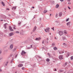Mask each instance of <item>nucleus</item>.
Returning a JSON list of instances; mask_svg holds the SVG:
<instances>
[{
  "instance_id": "nucleus-15",
  "label": "nucleus",
  "mask_w": 73,
  "mask_h": 73,
  "mask_svg": "<svg viewBox=\"0 0 73 73\" xmlns=\"http://www.w3.org/2000/svg\"><path fill=\"white\" fill-rule=\"evenodd\" d=\"M2 17L3 19H7V17L5 15H3L2 16Z\"/></svg>"
},
{
  "instance_id": "nucleus-33",
  "label": "nucleus",
  "mask_w": 73,
  "mask_h": 73,
  "mask_svg": "<svg viewBox=\"0 0 73 73\" xmlns=\"http://www.w3.org/2000/svg\"><path fill=\"white\" fill-rule=\"evenodd\" d=\"M71 59L73 60V56H72L71 57Z\"/></svg>"
},
{
  "instance_id": "nucleus-31",
  "label": "nucleus",
  "mask_w": 73,
  "mask_h": 73,
  "mask_svg": "<svg viewBox=\"0 0 73 73\" xmlns=\"http://www.w3.org/2000/svg\"><path fill=\"white\" fill-rule=\"evenodd\" d=\"M46 61H47V62H49V59H47Z\"/></svg>"
},
{
  "instance_id": "nucleus-14",
  "label": "nucleus",
  "mask_w": 73,
  "mask_h": 73,
  "mask_svg": "<svg viewBox=\"0 0 73 73\" xmlns=\"http://www.w3.org/2000/svg\"><path fill=\"white\" fill-rule=\"evenodd\" d=\"M70 22H69L68 23L66 24V25L67 26H68L69 25H70Z\"/></svg>"
},
{
  "instance_id": "nucleus-13",
  "label": "nucleus",
  "mask_w": 73,
  "mask_h": 73,
  "mask_svg": "<svg viewBox=\"0 0 73 73\" xmlns=\"http://www.w3.org/2000/svg\"><path fill=\"white\" fill-rule=\"evenodd\" d=\"M62 72H64V70H59L58 72V73H62Z\"/></svg>"
},
{
  "instance_id": "nucleus-40",
  "label": "nucleus",
  "mask_w": 73,
  "mask_h": 73,
  "mask_svg": "<svg viewBox=\"0 0 73 73\" xmlns=\"http://www.w3.org/2000/svg\"><path fill=\"white\" fill-rule=\"evenodd\" d=\"M52 46H54L55 45V44L54 43H52Z\"/></svg>"
},
{
  "instance_id": "nucleus-48",
  "label": "nucleus",
  "mask_w": 73,
  "mask_h": 73,
  "mask_svg": "<svg viewBox=\"0 0 73 73\" xmlns=\"http://www.w3.org/2000/svg\"><path fill=\"white\" fill-rule=\"evenodd\" d=\"M17 56V55H16L15 56V58H16Z\"/></svg>"
},
{
  "instance_id": "nucleus-19",
  "label": "nucleus",
  "mask_w": 73,
  "mask_h": 73,
  "mask_svg": "<svg viewBox=\"0 0 73 73\" xmlns=\"http://www.w3.org/2000/svg\"><path fill=\"white\" fill-rule=\"evenodd\" d=\"M56 8H58L59 7V5L58 4L56 5Z\"/></svg>"
},
{
  "instance_id": "nucleus-38",
  "label": "nucleus",
  "mask_w": 73,
  "mask_h": 73,
  "mask_svg": "<svg viewBox=\"0 0 73 73\" xmlns=\"http://www.w3.org/2000/svg\"><path fill=\"white\" fill-rule=\"evenodd\" d=\"M41 18H40L39 19V21H41Z\"/></svg>"
},
{
  "instance_id": "nucleus-59",
  "label": "nucleus",
  "mask_w": 73,
  "mask_h": 73,
  "mask_svg": "<svg viewBox=\"0 0 73 73\" xmlns=\"http://www.w3.org/2000/svg\"><path fill=\"white\" fill-rule=\"evenodd\" d=\"M1 21H3V19H1Z\"/></svg>"
},
{
  "instance_id": "nucleus-26",
  "label": "nucleus",
  "mask_w": 73,
  "mask_h": 73,
  "mask_svg": "<svg viewBox=\"0 0 73 73\" xmlns=\"http://www.w3.org/2000/svg\"><path fill=\"white\" fill-rule=\"evenodd\" d=\"M63 45H64V46H66L67 44L65 43H63Z\"/></svg>"
},
{
  "instance_id": "nucleus-52",
  "label": "nucleus",
  "mask_w": 73,
  "mask_h": 73,
  "mask_svg": "<svg viewBox=\"0 0 73 73\" xmlns=\"http://www.w3.org/2000/svg\"><path fill=\"white\" fill-rule=\"evenodd\" d=\"M55 23H58V21H55Z\"/></svg>"
},
{
  "instance_id": "nucleus-35",
  "label": "nucleus",
  "mask_w": 73,
  "mask_h": 73,
  "mask_svg": "<svg viewBox=\"0 0 73 73\" xmlns=\"http://www.w3.org/2000/svg\"><path fill=\"white\" fill-rule=\"evenodd\" d=\"M15 33H19V31H16Z\"/></svg>"
},
{
  "instance_id": "nucleus-1",
  "label": "nucleus",
  "mask_w": 73,
  "mask_h": 73,
  "mask_svg": "<svg viewBox=\"0 0 73 73\" xmlns=\"http://www.w3.org/2000/svg\"><path fill=\"white\" fill-rule=\"evenodd\" d=\"M57 33H58L60 36H61V35H62L63 34V32L61 31L58 30L57 31Z\"/></svg>"
},
{
  "instance_id": "nucleus-45",
  "label": "nucleus",
  "mask_w": 73,
  "mask_h": 73,
  "mask_svg": "<svg viewBox=\"0 0 73 73\" xmlns=\"http://www.w3.org/2000/svg\"><path fill=\"white\" fill-rule=\"evenodd\" d=\"M68 8L69 9H70V8L69 6H68Z\"/></svg>"
},
{
  "instance_id": "nucleus-29",
  "label": "nucleus",
  "mask_w": 73,
  "mask_h": 73,
  "mask_svg": "<svg viewBox=\"0 0 73 73\" xmlns=\"http://www.w3.org/2000/svg\"><path fill=\"white\" fill-rule=\"evenodd\" d=\"M64 33H66V34H67V32H66V30H64Z\"/></svg>"
},
{
  "instance_id": "nucleus-10",
  "label": "nucleus",
  "mask_w": 73,
  "mask_h": 73,
  "mask_svg": "<svg viewBox=\"0 0 73 73\" xmlns=\"http://www.w3.org/2000/svg\"><path fill=\"white\" fill-rule=\"evenodd\" d=\"M40 39H41V38H40V37L37 38H36L35 40H40Z\"/></svg>"
},
{
  "instance_id": "nucleus-62",
  "label": "nucleus",
  "mask_w": 73,
  "mask_h": 73,
  "mask_svg": "<svg viewBox=\"0 0 73 73\" xmlns=\"http://www.w3.org/2000/svg\"><path fill=\"white\" fill-rule=\"evenodd\" d=\"M0 71L1 72L2 71V70H1V69H0Z\"/></svg>"
},
{
  "instance_id": "nucleus-51",
  "label": "nucleus",
  "mask_w": 73,
  "mask_h": 73,
  "mask_svg": "<svg viewBox=\"0 0 73 73\" xmlns=\"http://www.w3.org/2000/svg\"><path fill=\"white\" fill-rule=\"evenodd\" d=\"M13 27H16V25H13Z\"/></svg>"
},
{
  "instance_id": "nucleus-56",
  "label": "nucleus",
  "mask_w": 73,
  "mask_h": 73,
  "mask_svg": "<svg viewBox=\"0 0 73 73\" xmlns=\"http://www.w3.org/2000/svg\"><path fill=\"white\" fill-rule=\"evenodd\" d=\"M60 1H64V0H60Z\"/></svg>"
},
{
  "instance_id": "nucleus-42",
  "label": "nucleus",
  "mask_w": 73,
  "mask_h": 73,
  "mask_svg": "<svg viewBox=\"0 0 73 73\" xmlns=\"http://www.w3.org/2000/svg\"><path fill=\"white\" fill-rule=\"evenodd\" d=\"M67 65V62H66L65 63V65L66 66Z\"/></svg>"
},
{
  "instance_id": "nucleus-5",
  "label": "nucleus",
  "mask_w": 73,
  "mask_h": 73,
  "mask_svg": "<svg viewBox=\"0 0 73 73\" xmlns=\"http://www.w3.org/2000/svg\"><path fill=\"white\" fill-rule=\"evenodd\" d=\"M62 57H63V56L60 55L59 56V58L60 60H61L62 59Z\"/></svg>"
},
{
  "instance_id": "nucleus-21",
  "label": "nucleus",
  "mask_w": 73,
  "mask_h": 73,
  "mask_svg": "<svg viewBox=\"0 0 73 73\" xmlns=\"http://www.w3.org/2000/svg\"><path fill=\"white\" fill-rule=\"evenodd\" d=\"M53 49H54V50H57V48H56V47H55Z\"/></svg>"
},
{
  "instance_id": "nucleus-44",
  "label": "nucleus",
  "mask_w": 73,
  "mask_h": 73,
  "mask_svg": "<svg viewBox=\"0 0 73 73\" xmlns=\"http://www.w3.org/2000/svg\"><path fill=\"white\" fill-rule=\"evenodd\" d=\"M48 55H49V56H50V54L48 53L47 54Z\"/></svg>"
},
{
  "instance_id": "nucleus-20",
  "label": "nucleus",
  "mask_w": 73,
  "mask_h": 73,
  "mask_svg": "<svg viewBox=\"0 0 73 73\" xmlns=\"http://www.w3.org/2000/svg\"><path fill=\"white\" fill-rule=\"evenodd\" d=\"M69 56V53H67V55H66V57H68V56Z\"/></svg>"
},
{
  "instance_id": "nucleus-24",
  "label": "nucleus",
  "mask_w": 73,
  "mask_h": 73,
  "mask_svg": "<svg viewBox=\"0 0 73 73\" xmlns=\"http://www.w3.org/2000/svg\"><path fill=\"white\" fill-rule=\"evenodd\" d=\"M19 14L20 15H22V14H23V13H22V12L20 11L19 12Z\"/></svg>"
},
{
  "instance_id": "nucleus-49",
  "label": "nucleus",
  "mask_w": 73,
  "mask_h": 73,
  "mask_svg": "<svg viewBox=\"0 0 73 73\" xmlns=\"http://www.w3.org/2000/svg\"><path fill=\"white\" fill-rule=\"evenodd\" d=\"M68 4H71V3H70V2H69V3H68Z\"/></svg>"
},
{
  "instance_id": "nucleus-63",
  "label": "nucleus",
  "mask_w": 73,
  "mask_h": 73,
  "mask_svg": "<svg viewBox=\"0 0 73 73\" xmlns=\"http://www.w3.org/2000/svg\"><path fill=\"white\" fill-rule=\"evenodd\" d=\"M32 8H35V7H32Z\"/></svg>"
},
{
  "instance_id": "nucleus-30",
  "label": "nucleus",
  "mask_w": 73,
  "mask_h": 73,
  "mask_svg": "<svg viewBox=\"0 0 73 73\" xmlns=\"http://www.w3.org/2000/svg\"><path fill=\"white\" fill-rule=\"evenodd\" d=\"M21 23V22H20L18 23V25H20Z\"/></svg>"
},
{
  "instance_id": "nucleus-16",
  "label": "nucleus",
  "mask_w": 73,
  "mask_h": 73,
  "mask_svg": "<svg viewBox=\"0 0 73 73\" xmlns=\"http://www.w3.org/2000/svg\"><path fill=\"white\" fill-rule=\"evenodd\" d=\"M1 4L2 5H3V6H5V3L3 1L1 2Z\"/></svg>"
},
{
  "instance_id": "nucleus-25",
  "label": "nucleus",
  "mask_w": 73,
  "mask_h": 73,
  "mask_svg": "<svg viewBox=\"0 0 73 73\" xmlns=\"http://www.w3.org/2000/svg\"><path fill=\"white\" fill-rule=\"evenodd\" d=\"M6 63L5 64V66H7V65H8L7 64H8V62H6Z\"/></svg>"
},
{
  "instance_id": "nucleus-12",
  "label": "nucleus",
  "mask_w": 73,
  "mask_h": 73,
  "mask_svg": "<svg viewBox=\"0 0 73 73\" xmlns=\"http://www.w3.org/2000/svg\"><path fill=\"white\" fill-rule=\"evenodd\" d=\"M12 10H15L16 9V7H13L12 8Z\"/></svg>"
},
{
  "instance_id": "nucleus-18",
  "label": "nucleus",
  "mask_w": 73,
  "mask_h": 73,
  "mask_svg": "<svg viewBox=\"0 0 73 73\" xmlns=\"http://www.w3.org/2000/svg\"><path fill=\"white\" fill-rule=\"evenodd\" d=\"M10 48L11 49H12L13 48V44H11L10 46Z\"/></svg>"
},
{
  "instance_id": "nucleus-46",
  "label": "nucleus",
  "mask_w": 73,
  "mask_h": 73,
  "mask_svg": "<svg viewBox=\"0 0 73 73\" xmlns=\"http://www.w3.org/2000/svg\"><path fill=\"white\" fill-rule=\"evenodd\" d=\"M38 57L39 58H41V57L40 56H38Z\"/></svg>"
},
{
  "instance_id": "nucleus-2",
  "label": "nucleus",
  "mask_w": 73,
  "mask_h": 73,
  "mask_svg": "<svg viewBox=\"0 0 73 73\" xmlns=\"http://www.w3.org/2000/svg\"><path fill=\"white\" fill-rule=\"evenodd\" d=\"M49 28H47L46 29H45V32H49Z\"/></svg>"
},
{
  "instance_id": "nucleus-23",
  "label": "nucleus",
  "mask_w": 73,
  "mask_h": 73,
  "mask_svg": "<svg viewBox=\"0 0 73 73\" xmlns=\"http://www.w3.org/2000/svg\"><path fill=\"white\" fill-rule=\"evenodd\" d=\"M16 48H14L12 50V51L13 52H15V50H16Z\"/></svg>"
},
{
  "instance_id": "nucleus-32",
  "label": "nucleus",
  "mask_w": 73,
  "mask_h": 73,
  "mask_svg": "<svg viewBox=\"0 0 73 73\" xmlns=\"http://www.w3.org/2000/svg\"><path fill=\"white\" fill-rule=\"evenodd\" d=\"M35 66H36V64H33V68H34V67H35Z\"/></svg>"
},
{
  "instance_id": "nucleus-6",
  "label": "nucleus",
  "mask_w": 73,
  "mask_h": 73,
  "mask_svg": "<svg viewBox=\"0 0 73 73\" xmlns=\"http://www.w3.org/2000/svg\"><path fill=\"white\" fill-rule=\"evenodd\" d=\"M48 40H49V39H48V38H47V39H45L44 40L45 42H46L48 44Z\"/></svg>"
},
{
  "instance_id": "nucleus-28",
  "label": "nucleus",
  "mask_w": 73,
  "mask_h": 73,
  "mask_svg": "<svg viewBox=\"0 0 73 73\" xmlns=\"http://www.w3.org/2000/svg\"><path fill=\"white\" fill-rule=\"evenodd\" d=\"M58 16V14H56V15H55V17L56 18H57V16Z\"/></svg>"
},
{
  "instance_id": "nucleus-47",
  "label": "nucleus",
  "mask_w": 73,
  "mask_h": 73,
  "mask_svg": "<svg viewBox=\"0 0 73 73\" xmlns=\"http://www.w3.org/2000/svg\"><path fill=\"white\" fill-rule=\"evenodd\" d=\"M2 52V51H1V50H0V54H1V53Z\"/></svg>"
},
{
  "instance_id": "nucleus-39",
  "label": "nucleus",
  "mask_w": 73,
  "mask_h": 73,
  "mask_svg": "<svg viewBox=\"0 0 73 73\" xmlns=\"http://www.w3.org/2000/svg\"><path fill=\"white\" fill-rule=\"evenodd\" d=\"M31 47H28L27 48V49H31Z\"/></svg>"
},
{
  "instance_id": "nucleus-7",
  "label": "nucleus",
  "mask_w": 73,
  "mask_h": 73,
  "mask_svg": "<svg viewBox=\"0 0 73 73\" xmlns=\"http://www.w3.org/2000/svg\"><path fill=\"white\" fill-rule=\"evenodd\" d=\"M36 28H37V27H36V26L34 27L33 30V31L35 32V31H36Z\"/></svg>"
},
{
  "instance_id": "nucleus-53",
  "label": "nucleus",
  "mask_w": 73,
  "mask_h": 73,
  "mask_svg": "<svg viewBox=\"0 0 73 73\" xmlns=\"http://www.w3.org/2000/svg\"><path fill=\"white\" fill-rule=\"evenodd\" d=\"M54 71H57V70H56V69H55V70H54Z\"/></svg>"
},
{
  "instance_id": "nucleus-57",
  "label": "nucleus",
  "mask_w": 73,
  "mask_h": 73,
  "mask_svg": "<svg viewBox=\"0 0 73 73\" xmlns=\"http://www.w3.org/2000/svg\"><path fill=\"white\" fill-rule=\"evenodd\" d=\"M68 2H70V0H68Z\"/></svg>"
},
{
  "instance_id": "nucleus-61",
  "label": "nucleus",
  "mask_w": 73,
  "mask_h": 73,
  "mask_svg": "<svg viewBox=\"0 0 73 73\" xmlns=\"http://www.w3.org/2000/svg\"><path fill=\"white\" fill-rule=\"evenodd\" d=\"M32 33H33V31H32V32L31 33V34H32Z\"/></svg>"
},
{
  "instance_id": "nucleus-3",
  "label": "nucleus",
  "mask_w": 73,
  "mask_h": 73,
  "mask_svg": "<svg viewBox=\"0 0 73 73\" xmlns=\"http://www.w3.org/2000/svg\"><path fill=\"white\" fill-rule=\"evenodd\" d=\"M26 53V52L24 51V50H23L22 52L21 53V55L22 56H24V54H25Z\"/></svg>"
},
{
  "instance_id": "nucleus-58",
  "label": "nucleus",
  "mask_w": 73,
  "mask_h": 73,
  "mask_svg": "<svg viewBox=\"0 0 73 73\" xmlns=\"http://www.w3.org/2000/svg\"><path fill=\"white\" fill-rule=\"evenodd\" d=\"M33 21L34 23H35V21H34V20H33Z\"/></svg>"
},
{
  "instance_id": "nucleus-50",
  "label": "nucleus",
  "mask_w": 73,
  "mask_h": 73,
  "mask_svg": "<svg viewBox=\"0 0 73 73\" xmlns=\"http://www.w3.org/2000/svg\"><path fill=\"white\" fill-rule=\"evenodd\" d=\"M53 28H54V27H53V28H52L51 29H53V31H54V29H53Z\"/></svg>"
},
{
  "instance_id": "nucleus-36",
  "label": "nucleus",
  "mask_w": 73,
  "mask_h": 73,
  "mask_svg": "<svg viewBox=\"0 0 73 73\" xmlns=\"http://www.w3.org/2000/svg\"><path fill=\"white\" fill-rule=\"evenodd\" d=\"M66 38L65 37H63V40H65Z\"/></svg>"
},
{
  "instance_id": "nucleus-11",
  "label": "nucleus",
  "mask_w": 73,
  "mask_h": 73,
  "mask_svg": "<svg viewBox=\"0 0 73 73\" xmlns=\"http://www.w3.org/2000/svg\"><path fill=\"white\" fill-rule=\"evenodd\" d=\"M13 35V33H11L9 34V36H12Z\"/></svg>"
},
{
  "instance_id": "nucleus-60",
  "label": "nucleus",
  "mask_w": 73,
  "mask_h": 73,
  "mask_svg": "<svg viewBox=\"0 0 73 73\" xmlns=\"http://www.w3.org/2000/svg\"><path fill=\"white\" fill-rule=\"evenodd\" d=\"M21 62V63H23L24 62Z\"/></svg>"
},
{
  "instance_id": "nucleus-34",
  "label": "nucleus",
  "mask_w": 73,
  "mask_h": 73,
  "mask_svg": "<svg viewBox=\"0 0 73 73\" xmlns=\"http://www.w3.org/2000/svg\"><path fill=\"white\" fill-rule=\"evenodd\" d=\"M22 70H25V67H23L22 68Z\"/></svg>"
},
{
  "instance_id": "nucleus-8",
  "label": "nucleus",
  "mask_w": 73,
  "mask_h": 73,
  "mask_svg": "<svg viewBox=\"0 0 73 73\" xmlns=\"http://www.w3.org/2000/svg\"><path fill=\"white\" fill-rule=\"evenodd\" d=\"M9 28L11 31H13V29H12V28L11 26L9 27Z\"/></svg>"
},
{
  "instance_id": "nucleus-27",
  "label": "nucleus",
  "mask_w": 73,
  "mask_h": 73,
  "mask_svg": "<svg viewBox=\"0 0 73 73\" xmlns=\"http://www.w3.org/2000/svg\"><path fill=\"white\" fill-rule=\"evenodd\" d=\"M62 51H60L59 52V54H62Z\"/></svg>"
},
{
  "instance_id": "nucleus-43",
  "label": "nucleus",
  "mask_w": 73,
  "mask_h": 73,
  "mask_svg": "<svg viewBox=\"0 0 73 73\" xmlns=\"http://www.w3.org/2000/svg\"><path fill=\"white\" fill-rule=\"evenodd\" d=\"M69 21V19H67L66 20V21Z\"/></svg>"
},
{
  "instance_id": "nucleus-54",
  "label": "nucleus",
  "mask_w": 73,
  "mask_h": 73,
  "mask_svg": "<svg viewBox=\"0 0 73 73\" xmlns=\"http://www.w3.org/2000/svg\"><path fill=\"white\" fill-rule=\"evenodd\" d=\"M6 10H9V9H6Z\"/></svg>"
},
{
  "instance_id": "nucleus-37",
  "label": "nucleus",
  "mask_w": 73,
  "mask_h": 73,
  "mask_svg": "<svg viewBox=\"0 0 73 73\" xmlns=\"http://www.w3.org/2000/svg\"><path fill=\"white\" fill-rule=\"evenodd\" d=\"M32 46H33V45H31V47H30L31 48H33Z\"/></svg>"
},
{
  "instance_id": "nucleus-4",
  "label": "nucleus",
  "mask_w": 73,
  "mask_h": 73,
  "mask_svg": "<svg viewBox=\"0 0 73 73\" xmlns=\"http://www.w3.org/2000/svg\"><path fill=\"white\" fill-rule=\"evenodd\" d=\"M23 66V64H21L18 65V66L19 68H20V67H22Z\"/></svg>"
},
{
  "instance_id": "nucleus-64",
  "label": "nucleus",
  "mask_w": 73,
  "mask_h": 73,
  "mask_svg": "<svg viewBox=\"0 0 73 73\" xmlns=\"http://www.w3.org/2000/svg\"><path fill=\"white\" fill-rule=\"evenodd\" d=\"M62 53H64V51H62Z\"/></svg>"
},
{
  "instance_id": "nucleus-9",
  "label": "nucleus",
  "mask_w": 73,
  "mask_h": 73,
  "mask_svg": "<svg viewBox=\"0 0 73 73\" xmlns=\"http://www.w3.org/2000/svg\"><path fill=\"white\" fill-rule=\"evenodd\" d=\"M8 25V23H6L4 25V27L5 29H6L7 28V25Z\"/></svg>"
},
{
  "instance_id": "nucleus-41",
  "label": "nucleus",
  "mask_w": 73,
  "mask_h": 73,
  "mask_svg": "<svg viewBox=\"0 0 73 73\" xmlns=\"http://www.w3.org/2000/svg\"><path fill=\"white\" fill-rule=\"evenodd\" d=\"M13 28L14 29H16V28L15 27H13Z\"/></svg>"
},
{
  "instance_id": "nucleus-22",
  "label": "nucleus",
  "mask_w": 73,
  "mask_h": 73,
  "mask_svg": "<svg viewBox=\"0 0 73 73\" xmlns=\"http://www.w3.org/2000/svg\"><path fill=\"white\" fill-rule=\"evenodd\" d=\"M48 12V11L47 10H44V13H46Z\"/></svg>"
},
{
  "instance_id": "nucleus-17",
  "label": "nucleus",
  "mask_w": 73,
  "mask_h": 73,
  "mask_svg": "<svg viewBox=\"0 0 73 73\" xmlns=\"http://www.w3.org/2000/svg\"><path fill=\"white\" fill-rule=\"evenodd\" d=\"M62 16V13H59V17H61Z\"/></svg>"
},
{
  "instance_id": "nucleus-55",
  "label": "nucleus",
  "mask_w": 73,
  "mask_h": 73,
  "mask_svg": "<svg viewBox=\"0 0 73 73\" xmlns=\"http://www.w3.org/2000/svg\"><path fill=\"white\" fill-rule=\"evenodd\" d=\"M44 40L43 41V42H42V44H44Z\"/></svg>"
}]
</instances>
